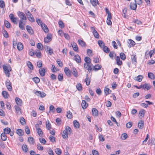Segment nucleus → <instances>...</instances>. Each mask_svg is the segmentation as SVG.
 <instances>
[{"label":"nucleus","mask_w":155,"mask_h":155,"mask_svg":"<svg viewBox=\"0 0 155 155\" xmlns=\"http://www.w3.org/2000/svg\"><path fill=\"white\" fill-rule=\"evenodd\" d=\"M75 60L78 63H80L81 62V59L80 56L78 55L74 56Z\"/></svg>","instance_id":"obj_18"},{"label":"nucleus","mask_w":155,"mask_h":155,"mask_svg":"<svg viewBox=\"0 0 155 155\" xmlns=\"http://www.w3.org/2000/svg\"><path fill=\"white\" fill-rule=\"evenodd\" d=\"M145 110H141L139 113V115L142 117H143L144 115Z\"/></svg>","instance_id":"obj_58"},{"label":"nucleus","mask_w":155,"mask_h":155,"mask_svg":"<svg viewBox=\"0 0 155 155\" xmlns=\"http://www.w3.org/2000/svg\"><path fill=\"white\" fill-rule=\"evenodd\" d=\"M71 46L73 50L75 51L78 52V48L77 44L73 42L71 43Z\"/></svg>","instance_id":"obj_13"},{"label":"nucleus","mask_w":155,"mask_h":155,"mask_svg":"<svg viewBox=\"0 0 155 155\" xmlns=\"http://www.w3.org/2000/svg\"><path fill=\"white\" fill-rule=\"evenodd\" d=\"M120 56L121 58L123 60H124L126 59V56L123 53H121L120 54Z\"/></svg>","instance_id":"obj_61"},{"label":"nucleus","mask_w":155,"mask_h":155,"mask_svg":"<svg viewBox=\"0 0 155 155\" xmlns=\"http://www.w3.org/2000/svg\"><path fill=\"white\" fill-rule=\"evenodd\" d=\"M117 64L119 65H120L122 64V61L120 60V57L117 56Z\"/></svg>","instance_id":"obj_51"},{"label":"nucleus","mask_w":155,"mask_h":155,"mask_svg":"<svg viewBox=\"0 0 155 155\" xmlns=\"http://www.w3.org/2000/svg\"><path fill=\"white\" fill-rule=\"evenodd\" d=\"M71 72L73 74L75 77H77L78 76V74L77 71L76 69L75 68H73L72 69Z\"/></svg>","instance_id":"obj_42"},{"label":"nucleus","mask_w":155,"mask_h":155,"mask_svg":"<svg viewBox=\"0 0 155 155\" xmlns=\"http://www.w3.org/2000/svg\"><path fill=\"white\" fill-rule=\"evenodd\" d=\"M15 109L17 112V113L19 114H21L22 113L21 108L17 105L15 106Z\"/></svg>","instance_id":"obj_22"},{"label":"nucleus","mask_w":155,"mask_h":155,"mask_svg":"<svg viewBox=\"0 0 155 155\" xmlns=\"http://www.w3.org/2000/svg\"><path fill=\"white\" fill-rule=\"evenodd\" d=\"M127 137V134L126 133H124L122 134L121 136V138L123 140H125Z\"/></svg>","instance_id":"obj_60"},{"label":"nucleus","mask_w":155,"mask_h":155,"mask_svg":"<svg viewBox=\"0 0 155 155\" xmlns=\"http://www.w3.org/2000/svg\"><path fill=\"white\" fill-rule=\"evenodd\" d=\"M45 50L47 51H48V53L50 55H51L53 54V52L52 49L49 47L48 46H46L45 48Z\"/></svg>","instance_id":"obj_10"},{"label":"nucleus","mask_w":155,"mask_h":155,"mask_svg":"<svg viewBox=\"0 0 155 155\" xmlns=\"http://www.w3.org/2000/svg\"><path fill=\"white\" fill-rule=\"evenodd\" d=\"M148 77L151 79L153 80L155 79V76L154 74L150 72H148Z\"/></svg>","instance_id":"obj_28"},{"label":"nucleus","mask_w":155,"mask_h":155,"mask_svg":"<svg viewBox=\"0 0 155 155\" xmlns=\"http://www.w3.org/2000/svg\"><path fill=\"white\" fill-rule=\"evenodd\" d=\"M144 126V122L142 120H140L138 123V126L140 129H143Z\"/></svg>","instance_id":"obj_23"},{"label":"nucleus","mask_w":155,"mask_h":155,"mask_svg":"<svg viewBox=\"0 0 155 155\" xmlns=\"http://www.w3.org/2000/svg\"><path fill=\"white\" fill-rule=\"evenodd\" d=\"M84 61L85 63H91V59L88 57H85L84 58Z\"/></svg>","instance_id":"obj_37"},{"label":"nucleus","mask_w":155,"mask_h":155,"mask_svg":"<svg viewBox=\"0 0 155 155\" xmlns=\"http://www.w3.org/2000/svg\"><path fill=\"white\" fill-rule=\"evenodd\" d=\"M112 18V16L107 17V23L108 25H110L112 24V22L111 19Z\"/></svg>","instance_id":"obj_29"},{"label":"nucleus","mask_w":155,"mask_h":155,"mask_svg":"<svg viewBox=\"0 0 155 155\" xmlns=\"http://www.w3.org/2000/svg\"><path fill=\"white\" fill-rule=\"evenodd\" d=\"M17 48L19 51H21L23 49V45L21 42L18 43L17 45Z\"/></svg>","instance_id":"obj_26"},{"label":"nucleus","mask_w":155,"mask_h":155,"mask_svg":"<svg viewBox=\"0 0 155 155\" xmlns=\"http://www.w3.org/2000/svg\"><path fill=\"white\" fill-rule=\"evenodd\" d=\"M51 35L50 34H48L47 37L44 38V42L45 43H48L49 42L51 41Z\"/></svg>","instance_id":"obj_11"},{"label":"nucleus","mask_w":155,"mask_h":155,"mask_svg":"<svg viewBox=\"0 0 155 155\" xmlns=\"http://www.w3.org/2000/svg\"><path fill=\"white\" fill-rule=\"evenodd\" d=\"M28 141L30 144H34V140L32 137H29L28 138Z\"/></svg>","instance_id":"obj_39"},{"label":"nucleus","mask_w":155,"mask_h":155,"mask_svg":"<svg viewBox=\"0 0 155 155\" xmlns=\"http://www.w3.org/2000/svg\"><path fill=\"white\" fill-rule=\"evenodd\" d=\"M4 72L6 75L8 77L10 76V72L12 71V68L10 66L8 65L7 66L4 65L3 66Z\"/></svg>","instance_id":"obj_1"},{"label":"nucleus","mask_w":155,"mask_h":155,"mask_svg":"<svg viewBox=\"0 0 155 155\" xmlns=\"http://www.w3.org/2000/svg\"><path fill=\"white\" fill-rule=\"evenodd\" d=\"M39 73L41 76H44L45 74V72L46 71V69L41 68L39 70Z\"/></svg>","instance_id":"obj_9"},{"label":"nucleus","mask_w":155,"mask_h":155,"mask_svg":"<svg viewBox=\"0 0 155 155\" xmlns=\"http://www.w3.org/2000/svg\"><path fill=\"white\" fill-rule=\"evenodd\" d=\"M148 144L150 145H155V138H152L148 141Z\"/></svg>","instance_id":"obj_17"},{"label":"nucleus","mask_w":155,"mask_h":155,"mask_svg":"<svg viewBox=\"0 0 155 155\" xmlns=\"http://www.w3.org/2000/svg\"><path fill=\"white\" fill-rule=\"evenodd\" d=\"M78 42L79 45L81 46L84 47L85 46V43L83 41L79 39L78 40Z\"/></svg>","instance_id":"obj_41"},{"label":"nucleus","mask_w":155,"mask_h":155,"mask_svg":"<svg viewBox=\"0 0 155 155\" xmlns=\"http://www.w3.org/2000/svg\"><path fill=\"white\" fill-rule=\"evenodd\" d=\"M5 84L8 90L10 91H11L12 90V88L11 85L12 84L10 82V81L9 80L7 79L6 80Z\"/></svg>","instance_id":"obj_7"},{"label":"nucleus","mask_w":155,"mask_h":155,"mask_svg":"<svg viewBox=\"0 0 155 155\" xmlns=\"http://www.w3.org/2000/svg\"><path fill=\"white\" fill-rule=\"evenodd\" d=\"M15 101L17 104L19 106H21L22 105V102L21 100L18 97H16L15 99Z\"/></svg>","instance_id":"obj_16"},{"label":"nucleus","mask_w":155,"mask_h":155,"mask_svg":"<svg viewBox=\"0 0 155 155\" xmlns=\"http://www.w3.org/2000/svg\"><path fill=\"white\" fill-rule=\"evenodd\" d=\"M11 129L8 127H7L4 129V131L5 134H9L10 132Z\"/></svg>","instance_id":"obj_54"},{"label":"nucleus","mask_w":155,"mask_h":155,"mask_svg":"<svg viewBox=\"0 0 155 155\" xmlns=\"http://www.w3.org/2000/svg\"><path fill=\"white\" fill-rule=\"evenodd\" d=\"M42 29L44 31V32L46 33L48 32V29L47 26V25L45 24H43L41 26Z\"/></svg>","instance_id":"obj_20"},{"label":"nucleus","mask_w":155,"mask_h":155,"mask_svg":"<svg viewBox=\"0 0 155 155\" xmlns=\"http://www.w3.org/2000/svg\"><path fill=\"white\" fill-rule=\"evenodd\" d=\"M27 64L28 67L31 70L33 69V66L32 63L29 61H28L27 63Z\"/></svg>","instance_id":"obj_43"},{"label":"nucleus","mask_w":155,"mask_h":155,"mask_svg":"<svg viewBox=\"0 0 155 155\" xmlns=\"http://www.w3.org/2000/svg\"><path fill=\"white\" fill-rule=\"evenodd\" d=\"M84 68L88 70L90 72L92 70V66H93L91 63H84Z\"/></svg>","instance_id":"obj_5"},{"label":"nucleus","mask_w":155,"mask_h":155,"mask_svg":"<svg viewBox=\"0 0 155 155\" xmlns=\"http://www.w3.org/2000/svg\"><path fill=\"white\" fill-rule=\"evenodd\" d=\"M26 28L28 32L31 35H33L34 31L31 27L29 25H27Z\"/></svg>","instance_id":"obj_12"},{"label":"nucleus","mask_w":155,"mask_h":155,"mask_svg":"<svg viewBox=\"0 0 155 155\" xmlns=\"http://www.w3.org/2000/svg\"><path fill=\"white\" fill-rule=\"evenodd\" d=\"M132 62L133 63L135 64L137 62V58L135 55L132 56L131 57Z\"/></svg>","instance_id":"obj_45"},{"label":"nucleus","mask_w":155,"mask_h":155,"mask_svg":"<svg viewBox=\"0 0 155 155\" xmlns=\"http://www.w3.org/2000/svg\"><path fill=\"white\" fill-rule=\"evenodd\" d=\"M25 23L24 21H22L21 20H20L19 22V28L23 30H25Z\"/></svg>","instance_id":"obj_6"},{"label":"nucleus","mask_w":155,"mask_h":155,"mask_svg":"<svg viewBox=\"0 0 155 155\" xmlns=\"http://www.w3.org/2000/svg\"><path fill=\"white\" fill-rule=\"evenodd\" d=\"M142 88L143 89H147V90H148L150 89V87L149 84H145L142 86Z\"/></svg>","instance_id":"obj_44"},{"label":"nucleus","mask_w":155,"mask_h":155,"mask_svg":"<svg viewBox=\"0 0 155 155\" xmlns=\"http://www.w3.org/2000/svg\"><path fill=\"white\" fill-rule=\"evenodd\" d=\"M36 130L39 136L41 137H42L43 135V132L41 129L40 128Z\"/></svg>","instance_id":"obj_47"},{"label":"nucleus","mask_w":155,"mask_h":155,"mask_svg":"<svg viewBox=\"0 0 155 155\" xmlns=\"http://www.w3.org/2000/svg\"><path fill=\"white\" fill-rule=\"evenodd\" d=\"M37 148L38 150H42L43 149V147L40 143H38L37 145Z\"/></svg>","instance_id":"obj_64"},{"label":"nucleus","mask_w":155,"mask_h":155,"mask_svg":"<svg viewBox=\"0 0 155 155\" xmlns=\"http://www.w3.org/2000/svg\"><path fill=\"white\" fill-rule=\"evenodd\" d=\"M103 49L104 51L107 53H108L110 51V49L107 47L104 46L103 48Z\"/></svg>","instance_id":"obj_53"},{"label":"nucleus","mask_w":155,"mask_h":155,"mask_svg":"<svg viewBox=\"0 0 155 155\" xmlns=\"http://www.w3.org/2000/svg\"><path fill=\"white\" fill-rule=\"evenodd\" d=\"M101 68V66L100 65L97 64L94 67L93 70L95 71H97L100 70Z\"/></svg>","instance_id":"obj_25"},{"label":"nucleus","mask_w":155,"mask_h":155,"mask_svg":"<svg viewBox=\"0 0 155 155\" xmlns=\"http://www.w3.org/2000/svg\"><path fill=\"white\" fill-rule=\"evenodd\" d=\"M93 33L94 35V36L97 38H99V35L97 31L95 30H94L93 31Z\"/></svg>","instance_id":"obj_40"},{"label":"nucleus","mask_w":155,"mask_h":155,"mask_svg":"<svg viewBox=\"0 0 155 155\" xmlns=\"http://www.w3.org/2000/svg\"><path fill=\"white\" fill-rule=\"evenodd\" d=\"M77 89L79 91H81L82 89V87L80 83H78L76 85Z\"/></svg>","instance_id":"obj_49"},{"label":"nucleus","mask_w":155,"mask_h":155,"mask_svg":"<svg viewBox=\"0 0 155 155\" xmlns=\"http://www.w3.org/2000/svg\"><path fill=\"white\" fill-rule=\"evenodd\" d=\"M9 17L12 22L15 25L18 24V18L15 17L14 15L12 13L10 14Z\"/></svg>","instance_id":"obj_3"},{"label":"nucleus","mask_w":155,"mask_h":155,"mask_svg":"<svg viewBox=\"0 0 155 155\" xmlns=\"http://www.w3.org/2000/svg\"><path fill=\"white\" fill-rule=\"evenodd\" d=\"M2 94L3 97L5 98H7L8 96V94L6 91H4L2 92Z\"/></svg>","instance_id":"obj_52"},{"label":"nucleus","mask_w":155,"mask_h":155,"mask_svg":"<svg viewBox=\"0 0 155 155\" xmlns=\"http://www.w3.org/2000/svg\"><path fill=\"white\" fill-rule=\"evenodd\" d=\"M74 125V127L76 128H78L79 127V124L76 120H75L73 122Z\"/></svg>","instance_id":"obj_38"},{"label":"nucleus","mask_w":155,"mask_h":155,"mask_svg":"<svg viewBox=\"0 0 155 155\" xmlns=\"http://www.w3.org/2000/svg\"><path fill=\"white\" fill-rule=\"evenodd\" d=\"M61 134L63 138L64 139H66L68 138L69 134L65 130H64L63 131Z\"/></svg>","instance_id":"obj_15"},{"label":"nucleus","mask_w":155,"mask_h":155,"mask_svg":"<svg viewBox=\"0 0 155 155\" xmlns=\"http://www.w3.org/2000/svg\"><path fill=\"white\" fill-rule=\"evenodd\" d=\"M128 43L129 45V47H130L134 46L135 44L134 41L131 39L129 40V41H128Z\"/></svg>","instance_id":"obj_31"},{"label":"nucleus","mask_w":155,"mask_h":155,"mask_svg":"<svg viewBox=\"0 0 155 155\" xmlns=\"http://www.w3.org/2000/svg\"><path fill=\"white\" fill-rule=\"evenodd\" d=\"M17 134L20 136H22L24 134V131L21 129H18L17 130Z\"/></svg>","instance_id":"obj_32"},{"label":"nucleus","mask_w":155,"mask_h":155,"mask_svg":"<svg viewBox=\"0 0 155 155\" xmlns=\"http://www.w3.org/2000/svg\"><path fill=\"white\" fill-rule=\"evenodd\" d=\"M87 77L85 78V82L86 83L87 85H89L90 83V78L87 77Z\"/></svg>","instance_id":"obj_48"},{"label":"nucleus","mask_w":155,"mask_h":155,"mask_svg":"<svg viewBox=\"0 0 155 155\" xmlns=\"http://www.w3.org/2000/svg\"><path fill=\"white\" fill-rule=\"evenodd\" d=\"M35 94L38 96H40L41 97H44L46 95V94L45 92L39 91H36L35 92Z\"/></svg>","instance_id":"obj_8"},{"label":"nucleus","mask_w":155,"mask_h":155,"mask_svg":"<svg viewBox=\"0 0 155 155\" xmlns=\"http://www.w3.org/2000/svg\"><path fill=\"white\" fill-rule=\"evenodd\" d=\"M55 152L58 155H60L61 153V151L58 148H57L55 150Z\"/></svg>","instance_id":"obj_62"},{"label":"nucleus","mask_w":155,"mask_h":155,"mask_svg":"<svg viewBox=\"0 0 155 155\" xmlns=\"http://www.w3.org/2000/svg\"><path fill=\"white\" fill-rule=\"evenodd\" d=\"M57 62L60 67H62L63 66V64L60 59H58L57 61Z\"/></svg>","instance_id":"obj_63"},{"label":"nucleus","mask_w":155,"mask_h":155,"mask_svg":"<svg viewBox=\"0 0 155 155\" xmlns=\"http://www.w3.org/2000/svg\"><path fill=\"white\" fill-rule=\"evenodd\" d=\"M66 116L68 118L70 119L72 117V114L70 111H68L67 112Z\"/></svg>","instance_id":"obj_57"},{"label":"nucleus","mask_w":155,"mask_h":155,"mask_svg":"<svg viewBox=\"0 0 155 155\" xmlns=\"http://www.w3.org/2000/svg\"><path fill=\"white\" fill-rule=\"evenodd\" d=\"M1 137L2 140L3 141H5L7 139V136L5 133H2L1 134Z\"/></svg>","instance_id":"obj_35"},{"label":"nucleus","mask_w":155,"mask_h":155,"mask_svg":"<svg viewBox=\"0 0 155 155\" xmlns=\"http://www.w3.org/2000/svg\"><path fill=\"white\" fill-rule=\"evenodd\" d=\"M137 78L135 79L138 82H141L143 79V77L142 75H139L136 78Z\"/></svg>","instance_id":"obj_55"},{"label":"nucleus","mask_w":155,"mask_h":155,"mask_svg":"<svg viewBox=\"0 0 155 155\" xmlns=\"http://www.w3.org/2000/svg\"><path fill=\"white\" fill-rule=\"evenodd\" d=\"M20 121L22 125L25 124L26 122L25 119L23 117H21L20 119Z\"/></svg>","instance_id":"obj_56"},{"label":"nucleus","mask_w":155,"mask_h":155,"mask_svg":"<svg viewBox=\"0 0 155 155\" xmlns=\"http://www.w3.org/2000/svg\"><path fill=\"white\" fill-rule=\"evenodd\" d=\"M98 44L100 47L101 48H103L104 46V43L101 40L98 41Z\"/></svg>","instance_id":"obj_46"},{"label":"nucleus","mask_w":155,"mask_h":155,"mask_svg":"<svg viewBox=\"0 0 155 155\" xmlns=\"http://www.w3.org/2000/svg\"><path fill=\"white\" fill-rule=\"evenodd\" d=\"M25 13L27 17L28 18L30 21L32 22L35 21V19L33 16L28 10H26Z\"/></svg>","instance_id":"obj_2"},{"label":"nucleus","mask_w":155,"mask_h":155,"mask_svg":"<svg viewBox=\"0 0 155 155\" xmlns=\"http://www.w3.org/2000/svg\"><path fill=\"white\" fill-rule=\"evenodd\" d=\"M81 106L83 109H85L88 106V104L85 101L83 100L82 102Z\"/></svg>","instance_id":"obj_30"},{"label":"nucleus","mask_w":155,"mask_h":155,"mask_svg":"<svg viewBox=\"0 0 155 155\" xmlns=\"http://www.w3.org/2000/svg\"><path fill=\"white\" fill-rule=\"evenodd\" d=\"M104 93L106 96L108 95L111 92V91H110L109 88L107 87H105L104 89Z\"/></svg>","instance_id":"obj_33"},{"label":"nucleus","mask_w":155,"mask_h":155,"mask_svg":"<svg viewBox=\"0 0 155 155\" xmlns=\"http://www.w3.org/2000/svg\"><path fill=\"white\" fill-rule=\"evenodd\" d=\"M22 149L23 151L25 153L28 151V149L26 145H23L22 146Z\"/></svg>","instance_id":"obj_36"},{"label":"nucleus","mask_w":155,"mask_h":155,"mask_svg":"<svg viewBox=\"0 0 155 155\" xmlns=\"http://www.w3.org/2000/svg\"><path fill=\"white\" fill-rule=\"evenodd\" d=\"M18 16L20 18L22 21H25L27 20V18L25 14L22 12L19 11L17 13Z\"/></svg>","instance_id":"obj_4"},{"label":"nucleus","mask_w":155,"mask_h":155,"mask_svg":"<svg viewBox=\"0 0 155 155\" xmlns=\"http://www.w3.org/2000/svg\"><path fill=\"white\" fill-rule=\"evenodd\" d=\"M65 130L69 134H71L72 132L71 129L70 127L68 126L66 127Z\"/></svg>","instance_id":"obj_50"},{"label":"nucleus","mask_w":155,"mask_h":155,"mask_svg":"<svg viewBox=\"0 0 155 155\" xmlns=\"http://www.w3.org/2000/svg\"><path fill=\"white\" fill-rule=\"evenodd\" d=\"M90 2L94 6H97L98 4V1L97 0H90Z\"/></svg>","instance_id":"obj_19"},{"label":"nucleus","mask_w":155,"mask_h":155,"mask_svg":"<svg viewBox=\"0 0 155 155\" xmlns=\"http://www.w3.org/2000/svg\"><path fill=\"white\" fill-rule=\"evenodd\" d=\"M64 71L66 74L68 76H70L71 75V71L67 67H65L64 68Z\"/></svg>","instance_id":"obj_21"},{"label":"nucleus","mask_w":155,"mask_h":155,"mask_svg":"<svg viewBox=\"0 0 155 155\" xmlns=\"http://www.w3.org/2000/svg\"><path fill=\"white\" fill-rule=\"evenodd\" d=\"M4 23L6 27L8 28H10V24L8 21L5 20V21Z\"/></svg>","instance_id":"obj_59"},{"label":"nucleus","mask_w":155,"mask_h":155,"mask_svg":"<svg viewBox=\"0 0 155 155\" xmlns=\"http://www.w3.org/2000/svg\"><path fill=\"white\" fill-rule=\"evenodd\" d=\"M130 7L131 9L135 10L137 7V5L136 3H130Z\"/></svg>","instance_id":"obj_24"},{"label":"nucleus","mask_w":155,"mask_h":155,"mask_svg":"<svg viewBox=\"0 0 155 155\" xmlns=\"http://www.w3.org/2000/svg\"><path fill=\"white\" fill-rule=\"evenodd\" d=\"M155 53V49H154L150 51L148 54H147V52H146L145 53V55H146L147 54H149L150 58L152 57L153 54Z\"/></svg>","instance_id":"obj_34"},{"label":"nucleus","mask_w":155,"mask_h":155,"mask_svg":"<svg viewBox=\"0 0 155 155\" xmlns=\"http://www.w3.org/2000/svg\"><path fill=\"white\" fill-rule=\"evenodd\" d=\"M92 114L94 116H97L98 115V111L95 108H93L92 110Z\"/></svg>","instance_id":"obj_14"},{"label":"nucleus","mask_w":155,"mask_h":155,"mask_svg":"<svg viewBox=\"0 0 155 155\" xmlns=\"http://www.w3.org/2000/svg\"><path fill=\"white\" fill-rule=\"evenodd\" d=\"M46 128L48 130H50V129L51 128V124L48 120L46 121Z\"/></svg>","instance_id":"obj_27"}]
</instances>
